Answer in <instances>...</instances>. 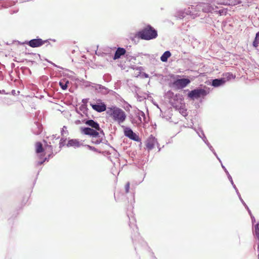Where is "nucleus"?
I'll return each instance as SVG.
<instances>
[{
    "label": "nucleus",
    "instance_id": "55",
    "mask_svg": "<svg viewBox=\"0 0 259 259\" xmlns=\"http://www.w3.org/2000/svg\"><path fill=\"white\" fill-rule=\"evenodd\" d=\"M12 94L13 95H15V94H16V91H15V90H12Z\"/></svg>",
    "mask_w": 259,
    "mask_h": 259
},
{
    "label": "nucleus",
    "instance_id": "59",
    "mask_svg": "<svg viewBox=\"0 0 259 259\" xmlns=\"http://www.w3.org/2000/svg\"><path fill=\"white\" fill-rule=\"evenodd\" d=\"M49 39L50 40H52V41H54V42H55V41H56V39Z\"/></svg>",
    "mask_w": 259,
    "mask_h": 259
},
{
    "label": "nucleus",
    "instance_id": "21",
    "mask_svg": "<svg viewBox=\"0 0 259 259\" xmlns=\"http://www.w3.org/2000/svg\"><path fill=\"white\" fill-rule=\"evenodd\" d=\"M171 53L169 51H166L160 57V60L163 62L167 61L168 59L171 56Z\"/></svg>",
    "mask_w": 259,
    "mask_h": 259
},
{
    "label": "nucleus",
    "instance_id": "56",
    "mask_svg": "<svg viewBox=\"0 0 259 259\" xmlns=\"http://www.w3.org/2000/svg\"><path fill=\"white\" fill-rule=\"evenodd\" d=\"M48 42H46V43H47V46H46L47 47L48 46H49V45L51 46V43L49 42V40H49V39H48Z\"/></svg>",
    "mask_w": 259,
    "mask_h": 259
},
{
    "label": "nucleus",
    "instance_id": "13",
    "mask_svg": "<svg viewBox=\"0 0 259 259\" xmlns=\"http://www.w3.org/2000/svg\"><path fill=\"white\" fill-rule=\"evenodd\" d=\"M226 82L225 78L221 77L212 79L210 84L213 87L217 88L223 85Z\"/></svg>",
    "mask_w": 259,
    "mask_h": 259
},
{
    "label": "nucleus",
    "instance_id": "61",
    "mask_svg": "<svg viewBox=\"0 0 259 259\" xmlns=\"http://www.w3.org/2000/svg\"><path fill=\"white\" fill-rule=\"evenodd\" d=\"M104 140L105 141V142H104V143H106L107 142H108V141L107 140H106L105 139H104Z\"/></svg>",
    "mask_w": 259,
    "mask_h": 259
},
{
    "label": "nucleus",
    "instance_id": "23",
    "mask_svg": "<svg viewBox=\"0 0 259 259\" xmlns=\"http://www.w3.org/2000/svg\"><path fill=\"white\" fill-rule=\"evenodd\" d=\"M133 130L128 127H126L124 130V134L125 136L128 137V138L130 137L131 135L133 133Z\"/></svg>",
    "mask_w": 259,
    "mask_h": 259
},
{
    "label": "nucleus",
    "instance_id": "40",
    "mask_svg": "<svg viewBox=\"0 0 259 259\" xmlns=\"http://www.w3.org/2000/svg\"><path fill=\"white\" fill-rule=\"evenodd\" d=\"M130 186V182H127L125 186V191L126 193H127L129 192Z\"/></svg>",
    "mask_w": 259,
    "mask_h": 259
},
{
    "label": "nucleus",
    "instance_id": "2",
    "mask_svg": "<svg viewBox=\"0 0 259 259\" xmlns=\"http://www.w3.org/2000/svg\"><path fill=\"white\" fill-rule=\"evenodd\" d=\"M158 36V32L156 29L150 24H147L142 29L136 32V37L142 40H150L155 39Z\"/></svg>",
    "mask_w": 259,
    "mask_h": 259
},
{
    "label": "nucleus",
    "instance_id": "1",
    "mask_svg": "<svg viewBox=\"0 0 259 259\" xmlns=\"http://www.w3.org/2000/svg\"><path fill=\"white\" fill-rule=\"evenodd\" d=\"M127 217L129 219V227L132 229L131 238L132 239L133 242L135 245V249L136 250L138 248L136 244L137 240L140 242L143 246H146V242L143 240L140 236L139 233L138 232V228L136 224V219L135 217L132 214L130 215L127 214Z\"/></svg>",
    "mask_w": 259,
    "mask_h": 259
},
{
    "label": "nucleus",
    "instance_id": "62",
    "mask_svg": "<svg viewBox=\"0 0 259 259\" xmlns=\"http://www.w3.org/2000/svg\"><path fill=\"white\" fill-rule=\"evenodd\" d=\"M257 251L259 252V245H257Z\"/></svg>",
    "mask_w": 259,
    "mask_h": 259
},
{
    "label": "nucleus",
    "instance_id": "22",
    "mask_svg": "<svg viewBox=\"0 0 259 259\" xmlns=\"http://www.w3.org/2000/svg\"><path fill=\"white\" fill-rule=\"evenodd\" d=\"M175 16L179 19H182L185 17V13L183 10H178L176 12Z\"/></svg>",
    "mask_w": 259,
    "mask_h": 259
},
{
    "label": "nucleus",
    "instance_id": "49",
    "mask_svg": "<svg viewBox=\"0 0 259 259\" xmlns=\"http://www.w3.org/2000/svg\"><path fill=\"white\" fill-rule=\"evenodd\" d=\"M6 94L7 93H6L5 90H0V94Z\"/></svg>",
    "mask_w": 259,
    "mask_h": 259
},
{
    "label": "nucleus",
    "instance_id": "57",
    "mask_svg": "<svg viewBox=\"0 0 259 259\" xmlns=\"http://www.w3.org/2000/svg\"><path fill=\"white\" fill-rule=\"evenodd\" d=\"M24 69L27 70L30 73H31L30 70L27 67H24Z\"/></svg>",
    "mask_w": 259,
    "mask_h": 259
},
{
    "label": "nucleus",
    "instance_id": "52",
    "mask_svg": "<svg viewBox=\"0 0 259 259\" xmlns=\"http://www.w3.org/2000/svg\"><path fill=\"white\" fill-rule=\"evenodd\" d=\"M170 103L171 105L174 107H177V106H175V103H174L172 100H170Z\"/></svg>",
    "mask_w": 259,
    "mask_h": 259
},
{
    "label": "nucleus",
    "instance_id": "27",
    "mask_svg": "<svg viewBox=\"0 0 259 259\" xmlns=\"http://www.w3.org/2000/svg\"><path fill=\"white\" fill-rule=\"evenodd\" d=\"M129 138L136 142H139L140 141L139 136L134 132H133Z\"/></svg>",
    "mask_w": 259,
    "mask_h": 259
},
{
    "label": "nucleus",
    "instance_id": "24",
    "mask_svg": "<svg viewBox=\"0 0 259 259\" xmlns=\"http://www.w3.org/2000/svg\"><path fill=\"white\" fill-rule=\"evenodd\" d=\"M243 206L246 209V210H247V211L250 217L252 225H254V224L255 223V219L254 217L252 215V214L251 212V210H250V209L249 208V207H248L247 204H245Z\"/></svg>",
    "mask_w": 259,
    "mask_h": 259
},
{
    "label": "nucleus",
    "instance_id": "11",
    "mask_svg": "<svg viewBox=\"0 0 259 259\" xmlns=\"http://www.w3.org/2000/svg\"><path fill=\"white\" fill-rule=\"evenodd\" d=\"M42 125L38 121H34L31 128L32 132L35 135H38L42 131Z\"/></svg>",
    "mask_w": 259,
    "mask_h": 259
},
{
    "label": "nucleus",
    "instance_id": "32",
    "mask_svg": "<svg viewBox=\"0 0 259 259\" xmlns=\"http://www.w3.org/2000/svg\"><path fill=\"white\" fill-rule=\"evenodd\" d=\"M254 231L255 235L259 236V222H257L254 226Z\"/></svg>",
    "mask_w": 259,
    "mask_h": 259
},
{
    "label": "nucleus",
    "instance_id": "6",
    "mask_svg": "<svg viewBox=\"0 0 259 259\" xmlns=\"http://www.w3.org/2000/svg\"><path fill=\"white\" fill-rule=\"evenodd\" d=\"M190 82L189 78H177L173 81V85L177 89H182L187 87Z\"/></svg>",
    "mask_w": 259,
    "mask_h": 259
},
{
    "label": "nucleus",
    "instance_id": "14",
    "mask_svg": "<svg viewBox=\"0 0 259 259\" xmlns=\"http://www.w3.org/2000/svg\"><path fill=\"white\" fill-rule=\"evenodd\" d=\"M94 88L98 93H101L104 95H107L111 91V90H109L107 88L99 84H97Z\"/></svg>",
    "mask_w": 259,
    "mask_h": 259
},
{
    "label": "nucleus",
    "instance_id": "43",
    "mask_svg": "<svg viewBox=\"0 0 259 259\" xmlns=\"http://www.w3.org/2000/svg\"><path fill=\"white\" fill-rule=\"evenodd\" d=\"M209 149L213 153V154L215 155V156L216 157H218L217 153L215 152V151L214 149H213V148L212 147V146H210Z\"/></svg>",
    "mask_w": 259,
    "mask_h": 259
},
{
    "label": "nucleus",
    "instance_id": "34",
    "mask_svg": "<svg viewBox=\"0 0 259 259\" xmlns=\"http://www.w3.org/2000/svg\"><path fill=\"white\" fill-rule=\"evenodd\" d=\"M66 138H62L59 142V148H61L62 147L65 146L66 143Z\"/></svg>",
    "mask_w": 259,
    "mask_h": 259
},
{
    "label": "nucleus",
    "instance_id": "19",
    "mask_svg": "<svg viewBox=\"0 0 259 259\" xmlns=\"http://www.w3.org/2000/svg\"><path fill=\"white\" fill-rule=\"evenodd\" d=\"M134 113L136 117L138 118L140 123L142 122V117H143L144 120H145L146 118L144 112L137 108H136L134 110Z\"/></svg>",
    "mask_w": 259,
    "mask_h": 259
},
{
    "label": "nucleus",
    "instance_id": "25",
    "mask_svg": "<svg viewBox=\"0 0 259 259\" xmlns=\"http://www.w3.org/2000/svg\"><path fill=\"white\" fill-rule=\"evenodd\" d=\"M96 130L98 132V133H99V136L97 138H99L102 139V140H104V139L105 138V134H104L103 130L100 127V126H99V128H97Z\"/></svg>",
    "mask_w": 259,
    "mask_h": 259
},
{
    "label": "nucleus",
    "instance_id": "63",
    "mask_svg": "<svg viewBox=\"0 0 259 259\" xmlns=\"http://www.w3.org/2000/svg\"><path fill=\"white\" fill-rule=\"evenodd\" d=\"M128 107H131V108L132 107L131 105H130V104H128Z\"/></svg>",
    "mask_w": 259,
    "mask_h": 259
},
{
    "label": "nucleus",
    "instance_id": "36",
    "mask_svg": "<svg viewBox=\"0 0 259 259\" xmlns=\"http://www.w3.org/2000/svg\"><path fill=\"white\" fill-rule=\"evenodd\" d=\"M226 78H227L226 81L229 80V79H230L231 78H234L235 77V76H234L232 73H227L226 74Z\"/></svg>",
    "mask_w": 259,
    "mask_h": 259
},
{
    "label": "nucleus",
    "instance_id": "30",
    "mask_svg": "<svg viewBox=\"0 0 259 259\" xmlns=\"http://www.w3.org/2000/svg\"><path fill=\"white\" fill-rule=\"evenodd\" d=\"M83 146L84 147H86L90 150H92L93 151H94L95 152L99 153H101V152L98 149L96 148L94 146H92L89 145H83Z\"/></svg>",
    "mask_w": 259,
    "mask_h": 259
},
{
    "label": "nucleus",
    "instance_id": "3",
    "mask_svg": "<svg viewBox=\"0 0 259 259\" xmlns=\"http://www.w3.org/2000/svg\"><path fill=\"white\" fill-rule=\"evenodd\" d=\"M106 113L111 117L114 121L119 124L123 123L126 117L125 113L123 110L115 106L108 107Z\"/></svg>",
    "mask_w": 259,
    "mask_h": 259
},
{
    "label": "nucleus",
    "instance_id": "28",
    "mask_svg": "<svg viewBox=\"0 0 259 259\" xmlns=\"http://www.w3.org/2000/svg\"><path fill=\"white\" fill-rule=\"evenodd\" d=\"M15 4V2L14 1H9V2H5L3 5V7L4 8H8L9 7H11V6H12L13 5H14Z\"/></svg>",
    "mask_w": 259,
    "mask_h": 259
},
{
    "label": "nucleus",
    "instance_id": "64",
    "mask_svg": "<svg viewBox=\"0 0 259 259\" xmlns=\"http://www.w3.org/2000/svg\"><path fill=\"white\" fill-rule=\"evenodd\" d=\"M258 259H259V253H258Z\"/></svg>",
    "mask_w": 259,
    "mask_h": 259
},
{
    "label": "nucleus",
    "instance_id": "41",
    "mask_svg": "<svg viewBox=\"0 0 259 259\" xmlns=\"http://www.w3.org/2000/svg\"><path fill=\"white\" fill-rule=\"evenodd\" d=\"M136 33H135L134 36H133V37H131V39H132V41H134L135 42H136V41H137V42H139V40L138 39L139 38H138V37H136Z\"/></svg>",
    "mask_w": 259,
    "mask_h": 259
},
{
    "label": "nucleus",
    "instance_id": "17",
    "mask_svg": "<svg viewBox=\"0 0 259 259\" xmlns=\"http://www.w3.org/2000/svg\"><path fill=\"white\" fill-rule=\"evenodd\" d=\"M126 54V50L124 48L119 47L118 48L113 57L114 60L119 59L121 56Z\"/></svg>",
    "mask_w": 259,
    "mask_h": 259
},
{
    "label": "nucleus",
    "instance_id": "54",
    "mask_svg": "<svg viewBox=\"0 0 259 259\" xmlns=\"http://www.w3.org/2000/svg\"><path fill=\"white\" fill-rule=\"evenodd\" d=\"M256 37L258 38V39H259V31L257 32L256 34H255V36Z\"/></svg>",
    "mask_w": 259,
    "mask_h": 259
},
{
    "label": "nucleus",
    "instance_id": "46",
    "mask_svg": "<svg viewBox=\"0 0 259 259\" xmlns=\"http://www.w3.org/2000/svg\"><path fill=\"white\" fill-rule=\"evenodd\" d=\"M55 140H48V141L47 140H45L48 143L49 145H52L51 144H54L55 143Z\"/></svg>",
    "mask_w": 259,
    "mask_h": 259
},
{
    "label": "nucleus",
    "instance_id": "20",
    "mask_svg": "<svg viewBox=\"0 0 259 259\" xmlns=\"http://www.w3.org/2000/svg\"><path fill=\"white\" fill-rule=\"evenodd\" d=\"M81 145H83V144H80L79 142L77 139H70L69 140L68 143L67 144V147H79Z\"/></svg>",
    "mask_w": 259,
    "mask_h": 259
},
{
    "label": "nucleus",
    "instance_id": "39",
    "mask_svg": "<svg viewBox=\"0 0 259 259\" xmlns=\"http://www.w3.org/2000/svg\"><path fill=\"white\" fill-rule=\"evenodd\" d=\"M47 160V158H44L43 160L37 161L36 163V165L38 166L39 165L42 164Z\"/></svg>",
    "mask_w": 259,
    "mask_h": 259
},
{
    "label": "nucleus",
    "instance_id": "53",
    "mask_svg": "<svg viewBox=\"0 0 259 259\" xmlns=\"http://www.w3.org/2000/svg\"><path fill=\"white\" fill-rule=\"evenodd\" d=\"M217 158L218 159V160L219 161V162L221 163V166H222V165H224L223 164V163H222V161H221V160L220 159V158L219 157H217Z\"/></svg>",
    "mask_w": 259,
    "mask_h": 259
},
{
    "label": "nucleus",
    "instance_id": "35",
    "mask_svg": "<svg viewBox=\"0 0 259 259\" xmlns=\"http://www.w3.org/2000/svg\"><path fill=\"white\" fill-rule=\"evenodd\" d=\"M91 142L92 143L96 144V145H98V144H100L101 143H104V140L101 138H99V139H97L96 140H92Z\"/></svg>",
    "mask_w": 259,
    "mask_h": 259
},
{
    "label": "nucleus",
    "instance_id": "45",
    "mask_svg": "<svg viewBox=\"0 0 259 259\" xmlns=\"http://www.w3.org/2000/svg\"><path fill=\"white\" fill-rule=\"evenodd\" d=\"M48 62L51 64L52 65H53L54 66L56 67H57V68H61V69H63L62 67L59 66H58L56 64H55V63H54L53 62H52V61H48Z\"/></svg>",
    "mask_w": 259,
    "mask_h": 259
},
{
    "label": "nucleus",
    "instance_id": "9",
    "mask_svg": "<svg viewBox=\"0 0 259 259\" xmlns=\"http://www.w3.org/2000/svg\"><path fill=\"white\" fill-rule=\"evenodd\" d=\"M98 101L100 103L97 104L91 103L90 105L92 108L98 112H102L107 111V108L106 104L103 102L101 100L99 99Z\"/></svg>",
    "mask_w": 259,
    "mask_h": 259
},
{
    "label": "nucleus",
    "instance_id": "12",
    "mask_svg": "<svg viewBox=\"0 0 259 259\" xmlns=\"http://www.w3.org/2000/svg\"><path fill=\"white\" fill-rule=\"evenodd\" d=\"M82 122L94 130H96L97 128H99L100 124L97 121L93 119H83Z\"/></svg>",
    "mask_w": 259,
    "mask_h": 259
},
{
    "label": "nucleus",
    "instance_id": "48",
    "mask_svg": "<svg viewBox=\"0 0 259 259\" xmlns=\"http://www.w3.org/2000/svg\"><path fill=\"white\" fill-rule=\"evenodd\" d=\"M142 76L145 77V78H148L149 77V75L148 74H147L146 73H143V74H142Z\"/></svg>",
    "mask_w": 259,
    "mask_h": 259
},
{
    "label": "nucleus",
    "instance_id": "51",
    "mask_svg": "<svg viewBox=\"0 0 259 259\" xmlns=\"http://www.w3.org/2000/svg\"><path fill=\"white\" fill-rule=\"evenodd\" d=\"M18 11V10H17L16 11H11L10 13L11 14H13L14 13H17Z\"/></svg>",
    "mask_w": 259,
    "mask_h": 259
},
{
    "label": "nucleus",
    "instance_id": "4",
    "mask_svg": "<svg viewBox=\"0 0 259 259\" xmlns=\"http://www.w3.org/2000/svg\"><path fill=\"white\" fill-rule=\"evenodd\" d=\"M200 86H202L201 85ZM209 93V89L205 86L197 87L191 91H189L187 94V98L190 100L194 101L199 99L202 100Z\"/></svg>",
    "mask_w": 259,
    "mask_h": 259
},
{
    "label": "nucleus",
    "instance_id": "58",
    "mask_svg": "<svg viewBox=\"0 0 259 259\" xmlns=\"http://www.w3.org/2000/svg\"><path fill=\"white\" fill-rule=\"evenodd\" d=\"M80 122V120H76V122H75V123H76V124H78V123H79Z\"/></svg>",
    "mask_w": 259,
    "mask_h": 259
},
{
    "label": "nucleus",
    "instance_id": "8",
    "mask_svg": "<svg viewBox=\"0 0 259 259\" xmlns=\"http://www.w3.org/2000/svg\"><path fill=\"white\" fill-rule=\"evenodd\" d=\"M80 131L81 134L88 135L93 138H97L99 136V133L97 130L90 127H81Z\"/></svg>",
    "mask_w": 259,
    "mask_h": 259
},
{
    "label": "nucleus",
    "instance_id": "44",
    "mask_svg": "<svg viewBox=\"0 0 259 259\" xmlns=\"http://www.w3.org/2000/svg\"><path fill=\"white\" fill-rule=\"evenodd\" d=\"M167 95L169 98H172L173 96H174V94L171 91H168L167 93Z\"/></svg>",
    "mask_w": 259,
    "mask_h": 259
},
{
    "label": "nucleus",
    "instance_id": "31",
    "mask_svg": "<svg viewBox=\"0 0 259 259\" xmlns=\"http://www.w3.org/2000/svg\"><path fill=\"white\" fill-rule=\"evenodd\" d=\"M111 75L108 73L105 74L103 77V80L107 82H110L111 80Z\"/></svg>",
    "mask_w": 259,
    "mask_h": 259
},
{
    "label": "nucleus",
    "instance_id": "29",
    "mask_svg": "<svg viewBox=\"0 0 259 259\" xmlns=\"http://www.w3.org/2000/svg\"><path fill=\"white\" fill-rule=\"evenodd\" d=\"M79 110L81 111L84 114H86L87 115V112H88V108L87 107V105L85 104H82L80 106L79 108Z\"/></svg>",
    "mask_w": 259,
    "mask_h": 259
},
{
    "label": "nucleus",
    "instance_id": "10",
    "mask_svg": "<svg viewBox=\"0 0 259 259\" xmlns=\"http://www.w3.org/2000/svg\"><path fill=\"white\" fill-rule=\"evenodd\" d=\"M157 144L158 148L159 144L157 141V139L153 135H150L146 141V146L148 150H151L154 147L155 144Z\"/></svg>",
    "mask_w": 259,
    "mask_h": 259
},
{
    "label": "nucleus",
    "instance_id": "5",
    "mask_svg": "<svg viewBox=\"0 0 259 259\" xmlns=\"http://www.w3.org/2000/svg\"><path fill=\"white\" fill-rule=\"evenodd\" d=\"M47 42H48V40H42L41 38L37 37L30 40H26L23 44H26L31 48H38L42 46Z\"/></svg>",
    "mask_w": 259,
    "mask_h": 259
},
{
    "label": "nucleus",
    "instance_id": "16",
    "mask_svg": "<svg viewBox=\"0 0 259 259\" xmlns=\"http://www.w3.org/2000/svg\"><path fill=\"white\" fill-rule=\"evenodd\" d=\"M195 130L196 131L199 137L202 139V140L203 141V142L205 143V144L208 146V147L209 149L210 146H212L210 145V144L207 140L206 137H205L203 130L201 128H198L197 130L195 129Z\"/></svg>",
    "mask_w": 259,
    "mask_h": 259
},
{
    "label": "nucleus",
    "instance_id": "18",
    "mask_svg": "<svg viewBox=\"0 0 259 259\" xmlns=\"http://www.w3.org/2000/svg\"><path fill=\"white\" fill-rule=\"evenodd\" d=\"M44 148L43 147L42 144L40 142H37L35 144V152L37 154H40L39 155V158L42 159L44 156L43 154L41 153L44 152Z\"/></svg>",
    "mask_w": 259,
    "mask_h": 259
},
{
    "label": "nucleus",
    "instance_id": "50",
    "mask_svg": "<svg viewBox=\"0 0 259 259\" xmlns=\"http://www.w3.org/2000/svg\"><path fill=\"white\" fill-rule=\"evenodd\" d=\"M181 113L184 116H186L187 115V114H186V110H182Z\"/></svg>",
    "mask_w": 259,
    "mask_h": 259
},
{
    "label": "nucleus",
    "instance_id": "47",
    "mask_svg": "<svg viewBox=\"0 0 259 259\" xmlns=\"http://www.w3.org/2000/svg\"><path fill=\"white\" fill-rule=\"evenodd\" d=\"M88 99H83L82 100V102L83 103V104H85L87 105V103L88 102Z\"/></svg>",
    "mask_w": 259,
    "mask_h": 259
},
{
    "label": "nucleus",
    "instance_id": "37",
    "mask_svg": "<svg viewBox=\"0 0 259 259\" xmlns=\"http://www.w3.org/2000/svg\"><path fill=\"white\" fill-rule=\"evenodd\" d=\"M61 135L63 136L64 134H67L68 135V133L67 131V127L66 126H63V127L61 129Z\"/></svg>",
    "mask_w": 259,
    "mask_h": 259
},
{
    "label": "nucleus",
    "instance_id": "26",
    "mask_svg": "<svg viewBox=\"0 0 259 259\" xmlns=\"http://www.w3.org/2000/svg\"><path fill=\"white\" fill-rule=\"evenodd\" d=\"M69 83V81L67 80L66 82L60 81L59 83L60 88L63 90H66L68 88V84Z\"/></svg>",
    "mask_w": 259,
    "mask_h": 259
},
{
    "label": "nucleus",
    "instance_id": "60",
    "mask_svg": "<svg viewBox=\"0 0 259 259\" xmlns=\"http://www.w3.org/2000/svg\"><path fill=\"white\" fill-rule=\"evenodd\" d=\"M177 97H178V95H177V94H176V95H175V97H174V100H175V99H176V98H177Z\"/></svg>",
    "mask_w": 259,
    "mask_h": 259
},
{
    "label": "nucleus",
    "instance_id": "15",
    "mask_svg": "<svg viewBox=\"0 0 259 259\" xmlns=\"http://www.w3.org/2000/svg\"><path fill=\"white\" fill-rule=\"evenodd\" d=\"M43 141L45 143V146L46 151L50 152V153L48 155V156L45 158H47V160L46 161H48L51 158H52L53 156L55 155V154L57 153V152H56L54 154L53 146L49 145L48 143L45 141V140H44Z\"/></svg>",
    "mask_w": 259,
    "mask_h": 259
},
{
    "label": "nucleus",
    "instance_id": "42",
    "mask_svg": "<svg viewBox=\"0 0 259 259\" xmlns=\"http://www.w3.org/2000/svg\"><path fill=\"white\" fill-rule=\"evenodd\" d=\"M126 57L127 58V59H128L130 61H132V59H136L135 57H134L133 56H130L128 54H126Z\"/></svg>",
    "mask_w": 259,
    "mask_h": 259
},
{
    "label": "nucleus",
    "instance_id": "33",
    "mask_svg": "<svg viewBox=\"0 0 259 259\" xmlns=\"http://www.w3.org/2000/svg\"><path fill=\"white\" fill-rule=\"evenodd\" d=\"M258 44H259V39H258V38L255 37V38L253 41V42H252V46L255 48H257L258 46Z\"/></svg>",
    "mask_w": 259,
    "mask_h": 259
},
{
    "label": "nucleus",
    "instance_id": "38",
    "mask_svg": "<svg viewBox=\"0 0 259 259\" xmlns=\"http://www.w3.org/2000/svg\"><path fill=\"white\" fill-rule=\"evenodd\" d=\"M59 138V136H57V135H53L52 136L47 137V139L50 140H57Z\"/></svg>",
    "mask_w": 259,
    "mask_h": 259
},
{
    "label": "nucleus",
    "instance_id": "7",
    "mask_svg": "<svg viewBox=\"0 0 259 259\" xmlns=\"http://www.w3.org/2000/svg\"><path fill=\"white\" fill-rule=\"evenodd\" d=\"M222 168L224 169V171L225 172V173L226 174L227 176V177L229 180V181L230 182L231 185H232L233 188L235 189V191H236V193L237 194V195H238L241 202L242 203V204L244 205L246 204V203L244 201V200H243V199L242 198L241 196V195L237 189V188L236 187V185L234 184V182L233 181V179H232V178L231 177V176L230 175L229 171H228V170L226 169V168L225 167V166L224 165H222Z\"/></svg>",
    "mask_w": 259,
    "mask_h": 259
}]
</instances>
